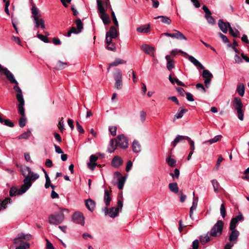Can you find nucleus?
Instances as JSON below:
<instances>
[{"instance_id":"obj_61","label":"nucleus","mask_w":249,"mask_h":249,"mask_svg":"<svg viewBox=\"0 0 249 249\" xmlns=\"http://www.w3.org/2000/svg\"><path fill=\"white\" fill-rule=\"evenodd\" d=\"M218 35L220 36L224 43H227L229 42L228 37L224 35L220 32L218 33Z\"/></svg>"},{"instance_id":"obj_22","label":"nucleus","mask_w":249,"mask_h":249,"mask_svg":"<svg viewBox=\"0 0 249 249\" xmlns=\"http://www.w3.org/2000/svg\"><path fill=\"white\" fill-rule=\"evenodd\" d=\"M239 235V232L237 230H232L230 234L229 240L230 242H234L237 240Z\"/></svg>"},{"instance_id":"obj_57","label":"nucleus","mask_w":249,"mask_h":249,"mask_svg":"<svg viewBox=\"0 0 249 249\" xmlns=\"http://www.w3.org/2000/svg\"><path fill=\"white\" fill-rule=\"evenodd\" d=\"M187 141H188L190 145L191 151H194L195 149L194 142L193 140H192L190 137H189Z\"/></svg>"},{"instance_id":"obj_2","label":"nucleus","mask_w":249,"mask_h":249,"mask_svg":"<svg viewBox=\"0 0 249 249\" xmlns=\"http://www.w3.org/2000/svg\"><path fill=\"white\" fill-rule=\"evenodd\" d=\"M31 12L32 14V17L35 23V27L38 28L40 27L42 29L45 28V21L42 18H40L41 15L38 9L34 4L32 5Z\"/></svg>"},{"instance_id":"obj_47","label":"nucleus","mask_w":249,"mask_h":249,"mask_svg":"<svg viewBox=\"0 0 249 249\" xmlns=\"http://www.w3.org/2000/svg\"><path fill=\"white\" fill-rule=\"evenodd\" d=\"M220 213L223 218H225L226 215V211L225 207V204H222L220 206Z\"/></svg>"},{"instance_id":"obj_21","label":"nucleus","mask_w":249,"mask_h":249,"mask_svg":"<svg viewBox=\"0 0 249 249\" xmlns=\"http://www.w3.org/2000/svg\"><path fill=\"white\" fill-rule=\"evenodd\" d=\"M123 161L121 158L116 156L113 158L111 161V165L114 167L118 168L123 164Z\"/></svg>"},{"instance_id":"obj_49","label":"nucleus","mask_w":249,"mask_h":249,"mask_svg":"<svg viewBox=\"0 0 249 249\" xmlns=\"http://www.w3.org/2000/svg\"><path fill=\"white\" fill-rule=\"evenodd\" d=\"M107 45V49L108 50L111 51H115L116 50V47L115 44L111 41V43H106Z\"/></svg>"},{"instance_id":"obj_42","label":"nucleus","mask_w":249,"mask_h":249,"mask_svg":"<svg viewBox=\"0 0 249 249\" xmlns=\"http://www.w3.org/2000/svg\"><path fill=\"white\" fill-rule=\"evenodd\" d=\"M111 16L113 22L114 24V26H116V27L119 28V23L116 17L115 13L113 11H112L111 12Z\"/></svg>"},{"instance_id":"obj_54","label":"nucleus","mask_w":249,"mask_h":249,"mask_svg":"<svg viewBox=\"0 0 249 249\" xmlns=\"http://www.w3.org/2000/svg\"><path fill=\"white\" fill-rule=\"evenodd\" d=\"M45 178H46V183L45 184V187L47 189L52 184L51 182L50 179L47 173H46Z\"/></svg>"},{"instance_id":"obj_24","label":"nucleus","mask_w":249,"mask_h":249,"mask_svg":"<svg viewBox=\"0 0 249 249\" xmlns=\"http://www.w3.org/2000/svg\"><path fill=\"white\" fill-rule=\"evenodd\" d=\"M150 25L145 24L142 26H141L137 28V31L139 33H146L149 31Z\"/></svg>"},{"instance_id":"obj_41","label":"nucleus","mask_w":249,"mask_h":249,"mask_svg":"<svg viewBox=\"0 0 249 249\" xmlns=\"http://www.w3.org/2000/svg\"><path fill=\"white\" fill-rule=\"evenodd\" d=\"M24 104H18V112L22 117H25V110L24 108Z\"/></svg>"},{"instance_id":"obj_28","label":"nucleus","mask_w":249,"mask_h":249,"mask_svg":"<svg viewBox=\"0 0 249 249\" xmlns=\"http://www.w3.org/2000/svg\"><path fill=\"white\" fill-rule=\"evenodd\" d=\"M236 91L240 96H244L245 93V87L243 83H240L237 85Z\"/></svg>"},{"instance_id":"obj_45","label":"nucleus","mask_w":249,"mask_h":249,"mask_svg":"<svg viewBox=\"0 0 249 249\" xmlns=\"http://www.w3.org/2000/svg\"><path fill=\"white\" fill-rule=\"evenodd\" d=\"M205 18L207 19L208 22L209 24H211L212 25H215V20L214 18L211 16V15L208 16H205Z\"/></svg>"},{"instance_id":"obj_38","label":"nucleus","mask_w":249,"mask_h":249,"mask_svg":"<svg viewBox=\"0 0 249 249\" xmlns=\"http://www.w3.org/2000/svg\"><path fill=\"white\" fill-rule=\"evenodd\" d=\"M75 23L76 24V29L78 30L77 31L81 33L83 29V24L80 18H78L75 21Z\"/></svg>"},{"instance_id":"obj_32","label":"nucleus","mask_w":249,"mask_h":249,"mask_svg":"<svg viewBox=\"0 0 249 249\" xmlns=\"http://www.w3.org/2000/svg\"><path fill=\"white\" fill-rule=\"evenodd\" d=\"M125 63H126V61L124 60H121L120 58H116L114 62H113L112 63H111L109 64V68H108V70H109L110 69V67L117 66L119 64H125Z\"/></svg>"},{"instance_id":"obj_35","label":"nucleus","mask_w":249,"mask_h":249,"mask_svg":"<svg viewBox=\"0 0 249 249\" xmlns=\"http://www.w3.org/2000/svg\"><path fill=\"white\" fill-rule=\"evenodd\" d=\"M31 132L30 130H28L26 132L21 134L18 137V139L19 140L20 139H28L29 137L31 136Z\"/></svg>"},{"instance_id":"obj_9","label":"nucleus","mask_w":249,"mask_h":249,"mask_svg":"<svg viewBox=\"0 0 249 249\" xmlns=\"http://www.w3.org/2000/svg\"><path fill=\"white\" fill-rule=\"evenodd\" d=\"M128 140L124 134L119 135L115 140V146H119L123 149H125L128 146Z\"/></svg>"},{"instance_id":"obj_44","label":"nucleus","mask_w":249,"mask_h":249,"mask_svg":"<svg viewBox=\"0 0 249 249\" xmlns=\"http://www.w3.org/2000/svg\"><path fill=\"white\" fill-rule=\"evenodd\" d=\"M212 183L214 191L215 193H218V188L219 187V184L218 181L216 179H213L212 180Z\"/></svg>"},{"instance_id":"obj_3","label":"nucleus","mask_w":249,"mask_h":249,"mask_svg":"<svg viewBox=\"0 0 249 249\" xmlns=\"http://www.w3.org/2000/svg\"><path fill=\"white\" fill-rule=\"evenodd\" d=\"M97 9L100 13V17L102 19L105 25H108L110 23L111 21L109 16L106 13L107 9H105L103 5V1L101 0H97Z\"/></svg>"},{"instance_id":"obj_31","label":"nucleus","mask_w":249,"mask_h":249,"mask_svg":"<svg viewBox=\"0 0 249 249\" xmlns=\"http://www.w3.org/2000/svg\"><path fill=\"white\" fill-rule=\"evenodd\" d=\"M169 80L172 84H174V82H176V83L180 86L184 87L185 84L182 83L181 81L178 80V79L177 78H173L171 75H170L169 76Z\"/></svg>"},{"instance_id":"obj_27","label":"nucleus","mask_w":249,"mask_h":249,"mask_svg":"<svg viewBox=\"0 0 249 249\" xmlns=\"http://www.w3.org/2000/svg\"><path fill=\"white\" fill-rule=\"evenodd\" d=\"M67 64V62H63L59 60L56 63L54 69L56 70H62L66 67Z\"/></svg>"},{"instance_id":"obj_55","label":"nucleus","mask_w":249,"mask_h":249,"mask_svg":"<svg viewBox=\"0 0 249 249\" xmlns=\"http://www.w3.org/2000/svg\"><path fill=\"white\" fill-rule=\"evenodd\" d=\"M30 248V244L28 242L24 243V245H20L16 248V249H27Z\"/></svg>"},{"instance_id":"obj_8","label":"nucleus","mask_w":249,"mask_h":249,"mask_svg":"<svg viewBox=\"0 0 249 249\" xmlns=\"http://www.w3.org/2000/svg\"><path fill=\"white\" fill-rule=\"evenodd\" d=\"M64 219L63 213L54 214H51L49 217V222L52 225H58L61 223Z\"/></svg>"},{"instance_id":"obj_63","label":"nucleus","mask_w":249,"mask_h":249,"mask_svg":"<svg viewBox=\"0 0 249 249\" xmlns=\"http://www.w3.org/2000/svg\"><path fill=\"white\" fill-rule=\"evenodd\" d=\"M193 249H198L199 247V241L198 240H195L193 242L192 245Z\"/></svg>"},{"instance_id":"obj_40","label":"nucleus","mask_w":249,"mask_h":249,"mask_svg":"<svg viewBox=\"0 0 249 249\" xmlns=\"http://www.w3.org/2000/svg\"><path fill=\"white\" fill-rule=\"evenodd\" d=\"M222 137L221 135H217V136H215L213 139L208 140V141L205 142V143L209 142V143L212 144V143L220 141Z\"/></svg>"},{"instance_id":"obj_4","label":"nucleus","mask_w":249,"mask_h":249,"mask_svg":"<svg viewBox=\"0 0 249 249\" xmlns=\"http://www.w3.org/2000/svg\"><path fill=\"white\" fill-rule=\"evenodd\" d=\"M232 104L234 108L237 111L238 119L241 121H243L244 117V111L242 109L243 105L241 99L239 97L234 98L232 101Z\"/></svg>"},{"instance_id":"obj_51","label":"nucleus","mask_w":249,"mask_h":249,"mask_svg":"<svg viewBox=\"0 0 249 249\" xmlns=\"http://www.w3.org/2000/svg\"><path fill=\"white\" fill-rule=\"evenodd\" d=\"M170 175L172 176V177L174 178H178L179 176V171L178 168H176L174 170V174L172 173H170Z\"/></svg>"},{"instance_id":"obj_1","label":"nucleus","mask_w":249,"mask_h":249,"mask_svg":"<svg viewBox=\"0 0 249 249\" xmlns=\"http://www.w3.org/2000/svg\"><path fill=\"white\" fill-rule=\"evenodd\" d=\"M20 171L25 178L23 180L24 184L21 186L18 190L16 187L12 186L9 191V195L11 197L16 195H20L25 193L32 186V181H34L39 177L38 174L33 172L29 167L21 166Z\"/></svg>"},{"instance_id":"obj_20","label":"nucleus","mask_w":249,"mask_h":249,"mask_svg":"<svg viewBox=\"0 0 249 249\" xmlns=\"http://www.w3.org/2000/svg\"><path fill=\"white\" fill-rule=\"evenodd\" d=\"M95 202L91 199H88L85 200V205L87 209L90 212H93L95 207Z\"/></svg>"},{"instance_id":"obj_33","label":"nucleus","mask_w":249,"mask_h":249,"mask_svg":"<svg viewBox=\"0 0 249 249\" xmlns=\"http://www.w3.org/2000/svg\"><path fill=\"white\" fill-rule=\"evenodd\" d=\"M187 111L188 110L187 109H182L178 113H177L176 115L174 116L173 121L174 122L177 119L181 118L183 114L187 112Z\"/></svg>"},{"instance_id":"obj_39","label":"nucleus","mask_w":249,"mask_h":249,"mask_svg":"<svg viewBox=\"0 0 249 249\" xmlns=\"http://www.w3.org/2000/svg\"><path fill=\"white\" fill-rule=\"evenodd\" d=\"M166 162L168 165L172 167H175L176 165V160L171 157H168L166 159Z\"/></svg>"},{"instance_id":"obj_64","label":"nucleus","mask_w":249,"mask_h":249,"mask_svg":"<svg viewBox=\"0 0 249 249\" xmlns=\"http://www.w3.org/2000/svg\"><path fill=\"white\" fill-rule=\"evenodd\" d=\"M46 249H54V247L53 244L47 239H46Z\"/></svg>"},{"instance_id":"obj_52","label":"nucleus","mask_w":249,"mask_h":249,"mask_svg":"<svg viewBox=\"0 0 249 249\" xmlns=\"http://www.w3.org/2000/svg\"><path fill=\"white\" fill-rule=\"evenodd\" d=\"M174 60L168 61L167 63V68L169 71H171L172 69L175 68Z\"/></svg>"},{"instance_id":"obj_56","label":"nucleus","mask_w":249,"mask_h":249,"mask_svg":"<svg viewBox=\"0 0 249 249\" xmlns=\"http://www.w3.org/2000/svg\"><path fill=\"white\" fill-rule=\"evenodd\" d=\"M140 118H141V120L142 122L143 123L145 121V118L146 116V112L143 110L140 111Z\"/></svg>"},{"instance_id":"obj_59","label":"nucleus","mask_w":249,"mask_h":249,"mask_svg":"<svg viewBox=\"0 0 249 249\" xmlns=\"http://www.w3.org/2000/svg\"><path fill=\"white\" fill-rule=\"evenodd\" d=\"M76 127L79 131V133L83 134L85 132V131L84 129L83 128L82 126L80 124L78 123V122H76Z\"/></svg>"},{"instance_id":"obj_37","label":"nucleus","mask_w":249,"mask_h":249,"mask_svg":"<svg viewBox=\"0 0 249 249\" xmlns=\"http://www.w3.org/2000/svg\"><path fill=\"white\" fill-rule=\"evenodd\" d=\"M229 33L234 37H239L240 33L239 31L236 29L234 30L232 27L230 28Z\"/></svg>"},{"instance_id":"obj_7","label":"nucleus","mask_w":249,"mask_h":249,"mask_svg":"<svg viewBox=\"0 0 249 249\" xmlns=\"http://www.w3.org/2000/svg\"><path fill=\"white\" fill-rule=\"evenodd\" d=\"M118 30L119 28L116 27V26H111L109 31L106 33V42L111 43L112 39L117 38L119 34Z\"/></svg>"},{"instance_id":"obj_11","label":"nucleus","mask_w":249,"mask_h":249,"mask_svg":"<svg viewBox=\"0 0 249 249\" xmlns=\"http://www.w3.org/2000/svg\"><path fill=\"white\" fill-rule=\"evenodd\" d=\"M114 175L118 179V188L119 190L123 189L124 184L125 183L126 178L125 177L122 176L121 173L119 172H115Z\"/></svg>"},{"instance_id":"obj_25","label":"nucleus","mask_w":249,"mask_h":249,"mask_svg":"<svg viewBox=\"0 0 249 249\" xmlns=\"http://www.w3.org/2000/svg\"><path fill=\"white\" fill-rule=\"evenodd\" d=\"M11 202V199L9 197L5 198L3 201L0 200V211L2 209H5L7 207V204L10 203Z\"/></svg>"},{"instance_id":"obj_43","label":"nucleus","mask_w":249,"mask_h":249,"mask_svg":"<svg viewBox=\"0 0 249 249\" xmlns=\"http://www.w3.org/2000/svg\"><path fill=\"white\" fill-rule=\"evenodd\" d=\"M16 98L18 101L19 103V104H25V102L23 97L22 93H17Z\"/></svg>"},{"instance_id":"obj_29","label":"nucleus","mask_w":249,"mask_h":249,"mask_svg":"<svg viewBox=\"0 0 249 249\" xmlns=\"http://www.w3.org/2000/svg\"><path fill=\"white\" fill-rule=\"evenodd\" d=\"M169 188L171 191L174 193H177L178 192V188L176 182L169 183Z\"/></svg>"},{"instance_id":"obj_26","label":"nucleus","mask_w":249,"mask_h":249,"mask_svg":"<svg viewBox=\"0 0 249 249\" xmlns=\"http://www.w3.org/2000/svg\"><path fill=\"white\" fill-rule=\"evenodd\" d=\"M119 213V208L112 207L109 209V215L111 218H115Z\"/></svg>"},{"instance_id":"obj_16","label":"nucleus","mask_w":249,"mask_h":249,"mask_svg":"<svg viewBox=\"0 0 249 249\" xmlns=\"http://www.w3.org/2000/svg\"><path fill=\"white\" fill-rule=\"evenodd\" d=\"M111 190H105V194L104 196V201L105 202L106 206L108 207L110 205V202L112 200V197L111 196Z\"/></svg>"},{"instance_id":"obj_50","label":"nucleus","mask_w":249,"mask_h":249,"mask_svg":"<svg viewBox=\"0 0 249 249\" xmlns=\"http://www.w3.org/2000/svg\"><path fill=\"white\" fill-rule=\"evenodd\" d=\"M37 37L45 43H49V40L47 38V37L41 34H37Z\"/></svg>"},{"instance_id":"obj_13","label":"nucleus","mask_w":249,"mask_h":249,"mask_svg":"<svg viewBox=\"0 0 249 249\" xmlns=\"http://www.w3.org/2000/svg\"><path fill=\"white\" fill-rule=\"evenodd\" d=\"M178 53H180L184 55L187 56L188 59L196 66L199 67L201 69H204V67L193 56L189 55L186 53L182 51L181 50H178Z\"/></svg>"},{"instance_id":"obj_10","label":"nucleus","mask_w":249,"mask_h":249,"mask_svg":"<svg viewBox=\"0 0 249 249\" xmlns=\"http://www.w3.org/2000/svg\"><path fill=\"white\" fill-rule=\"evenodd\" d=\"M202 76L204 79V84L207 88H209L210 83L213 77V74L208 70L203 69Z\"/></svg>"},{"instance_id":"obj_58","label":"nucleus","mask_w":249,"mask_h":249,"mask_svg":"<svg viewBox=\"0 0 249 249\" xmlns=\"http://www.w3.org/2000/svg\"><path fill=\"white\" fill-rule=\"evenodd\" d=\"M202 9L205 12V16H208L211 15V14H212L211 12L210 11V10L208 9V8L206 6L203 5L202 7Z\"/></svg>"},{"instance_id":"obj_17","label":"nucleus","mask_w":249,"mask_h":249,"mask_svg":"<svg viewBox=\"0 0 249 249\" xmlns=\"http://www.w3.org/2000/svg\"><path fill=\"white\" fill-rule=\"evenodd\" d=\"M2 74H4L8 80L11 83H15L16 85L18 84V82L17 80L15 79L13 74L8 70L7 68L4 69V71L2 72Z\"/></svg>"},{"instance_id":"obj_6","label":"nucleus","mask_w":249,"mask_h":249,"mask_svg":"<svg viewBox=\"0 0 249 249\" xmlns=\"http://www.w3.org/2000/svg\"><path fill=\"white\" fill-rule=\"evenodd\" d=\"M113 77L115 81L114 88L118 90L122 89L123 86L122 71L119 69H115Z\"/></svg>"},{"instance_id":"obj_5","label":"nucleus","mask_w":249,"mask_h":249,"mask_svg":"<svg viewBox=\"0 0 249 249\" xmlns=\"http://www.w3.org/2000/svg\"><path fill=\"white\" fill-rule=\"evenodd\" d=\"M223 227L224 222L221 220H218L209 232L210 235L215 237L220 236L222 233Z\"/></svg>"},{"instance_id":"obj_15","label":"nucleus","mask_w":249,"mask_h":249,"mask_svg":"<svg viewBox=\"0 0 249 249\" xmlns=\"http://www.w3.org/2000/svg\"><path fill=\"white\" fill-rule=\"evenodd\" d=\"M218 25L221 31L226 34L228 32V29L230 31V28L231 27L228 22H224L223 19H219L218 22Z\"/></svg>"},{"instance_id":"obj_60","label":"nucleus","mask_w":249,"mask_h":249,"mask_svg":"<svg viewBox=\"0 0 249 249\" xmlns=\"http://www.w3.org/2000/svg\"><path fill=\"white\" fill-rule=\"evenodd\" d=\"M4 124L6 126H8L11 127H12L14 126V123L13 122H12L9 119H5Z\"/></svg>"},{"instance_id":"obj_23","label":"nucleus","mask_w":249,"mask_h":249,"mask_svg":"<svg viewBox=\"0 0 249 249\" xmlns=\"http://www.w3.org/2000/svg\"><path fill=\"white\" fill-rule=\"evenodd\" d=\"M132 150L135 153H139L141 151V145L140 142L135 140L132 143Z\"/></svg>"},{"instance_id":"obj_12","label":"nucleus","mask_w":249,"mask_h":249,"mask_svg":"<svg viewBox=\"0 0 249 249\" xmlns=\"http://www.w3.org/2000/svg\"><path fill=\"white\" fill-rule=\"evenodd\" d=\"M72 220L74 222L81 224L83 226L84 225V217L83 213L80 212H75L72 216Z\"/></svg>"},{"instance_id":"obj_46","label":"nucleus","mask_w":249,"mask_h":249,"mask_svg":"<svg viewBox=\"0 0 249 249\" xmlns=\"http://www.w3.org/2000/svg\"><path fill=\"white\" fill-rule=\"evenodd\" d=\"M57 126L60 131L62 133L64 130L63 118L62 117L59 119V122Z\"/></svg>"},{"instance_id":"obj_53","label":"nucleus","mask_w":249,"mask_h":249,"mask_svg":"<svg viewBox=\"0 0 249 249\" xmlns=\"http://www.w3.org/2000/svg\"><path fill=\"white\" fill-rule=\"evenodd\" d=\"M196 88L198 90H201V92L202 93L206 92V89L202 84L201 83H198L196 85Z\"/></svg>"},{"instance_id":"obj_36","label":"nucleus","mask_w":249,"mask_h":249,"mask_svg":"<svg viewBox=\"0 0 249 249\" xmlns=\"http://www.w3.org/2000/svg\"><path fill=\"white\" fill-rule=\"evenodd\" d=\"M115 140L114 139H111L110 142V146L108 147L107 150L109 152L112 153L113 152L117 146H115Z\"/></svg>"},{"instance_id":"obj_62","label":"nucleus","mask_w":249,"mask_h":249,"mask_svg":"<svg viewBox=\"0 0 249 249\" xmlns=\"http://www.w3.org/2000/svg\"><path fill=\"white\" fill-rule=\"evenodd\" d=\"M132 165L133 164L131 160H129L127 161L125 168V170L127 172H129L130 170L132 167Z\"/></svg>"},{"instance_id":"obj_19","label":"nucleus","mask_w":249,"mask_h":249,"mask_svg":"<svg viewBox=\"0 0 249 249\" xmlns=\"http://www.w3.org/2000/svg\"><path fill=\"white\" fill-rule=\"evenodd\" d=\"M141 49L145 53L153 56H154V51L155 50L154 47L145 44L142 46Z\"/></svg>"},{"instance_id":"obj_30","label":"nucleus","mask_w":249,"mask_h":249,"mask_svg":"<svg viewBox=\"0 0 249 249\" xmlns=\"http://www.w3.org/2000/svg\"><path fill=\"white\" fill-rule=\"evenodd\" d=\"M161 18V22L163 23L169 25L171 23V20L167 17L160 16L155 18V19Z\"/></svg>"},{"instance_id":"obj_14","label":"nucleus","mask_w":249,"mask_h":249,"mask_svg":"<svg viewBox=\"0 0 249 249\" xmlns=\"http://www.w3.org/2000/svg\"><path fill=\"white\" fill-rule=\"evenodd\" d=\"M176 32V33L170 34L168 33H164L162 34V36L171 37L173 38H176L178 39H184L187 40V38L179 31L174 30Z\"/></svg>"},{"instance_id":"obj_34","label":"nucleus","mask_w":249,"mask_h":249,"mask_svg":"<svg viewBox=\"0 0 249 249\" xmlns=\"http://www.w3.org/2000/svg\"><path fill=\"white\" fill-rule=\"evenodd\" d=\"M209 232L205 236L201 235L199 237V240L201 243L203 245L205 244L211 240V238L208 236Z\"/></svg>"},{"instance_id":"obj_18","label":"nucleus","mask_w":249,"mask_h":249,"mask_svg":"<svg viewBox=\"0 0 249 249\" xmlns=\"http://www.w3.org/2000/svg\"><path fill=\"white\" fill-rule=\"evenodd\" d=\"M188 138H189V137H188V136H181V135H178L177 136V137L174 139V140L172 142L171 145L173 147H175L179 142H182L183 141L188 140Z\"/></svg>"},{"instance_id":"obj_48","label":"nucleus","mask_w":249,"mask_h":249,"mask_svg":"<svg viewBox=\"0 0 249 249\" xmlns=\"http://www.w3.org/2000/svg\"><path fill=\"white\" fill-rule=\"evenodd\" d=\"M26 119L25 117L21 116L19 120V125L20 127L22 128L26 124Z\"/></svg>"}]
</instances>
